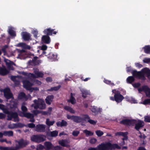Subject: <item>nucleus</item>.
<instances>
[{
	"mask_svg": "<svg viewBox=\"0 0 150 150\" xmlns=\"http://www.w3.org/2000/svg\"><path fill=\"white\" fill-rule=\"evenodd\" d=\"M15 146L14 147L15 150H18L25 147L29 144V142L21 138L19 140H15Z\"/></svg>",
	"mask_w": 150,
	"mask_h": 150,
	"instance_id": "nucleus-1",
	"label": "nucleus"
},
{
	"mask_svg": "<svg viewBox=\"0 0 150 150\" xmlns=\"http://www.w3.org/2000/svg\"><path fill=\"white\" fill-rule=\"evenodd\" d=\"M4 112L8 115L7 120H11L12 118H13L15 122H18L19 121V118L18 116L17 113L16 112H13L9 111L7 109H4Z\"/></svg>",
	"mask_w": 150,
	"mask_h": 150,
	"instance_id": "nucleus-2",
	"label": "nucleus"
},
{
	"mask_svg": "<svg viewBox=\"0 0 150 150\" xmlns=\"http://www.w3.org/2000/svg\"><path fill=\"white\" fill-rule=\"evenodd\" d=\"M34 105L32 106L34 107L35 109L39 108L40 109H44L46 108V105L44 101L41 99H38V100L35 99L33 100Z\"/></svg>",
	"mask_w": 150,
	"mask_h": 150,
	"instance_id": "nucleus-3",
	"label": "nucleus"
},
{
	"mask_svg": "<svg viewBox=\"0 0 150 150\" xmlns=\"http://www.w3.org/2000/svg\"><path fill=\"white\" fill-rule=\"evenodd\" d=\"M45 136L39 134L33 135L30 137L31 140L36 143H40L43 142L46 140Z\"/></svg>",
	"mask_w": 150,
	"mask_h": 150,
	"instance_id": "nucleus-4",
	"label": "nucleus"
},
{
	"mask_svg": "<svg viewBox=\"0 0 150 150\" xmlns=\"http://www.w3.org/2000/svg\"><path fill=\"white\" fill-rule=\"evenodd\" d=\"M115 91V90H112V93H114V97H110V99L112 101H115L117 103H120L122 101L124 98L120 94V92L118 91L117 92L115 93L114 91Z\"/></svg>",
	"mask_w": 150,
	"mask_h": 150,
	"instance_id": "nucleus-5",
	"label": "nucleus"
},
{
	"mask_svg": "<svg viewBox=\"0 0 150 150\" xmlns=\"http://www.w3.org/2000/svg\"><path fill=\"white\" fill-rule=\"evenodd\" d=\"M136 122V120L125 119H123L120 121V123L126 126H134Z\"/></svg>",
	"mask_w": 150,
	"mask_h": 150,
	"instance_id": "nucleus-6",
	"label": "nucleus"
},
{
	"mask_svg": "<svg viewBox=\"0 0 150 150\" xmlns=\"http://www.w3.org/2000/svg\"><path fill=\"white\" fill-rule=\"evenodd\" d=\"M83 117H81V123H83V121L87 122L89 123L90 124L93 125H95L97 121H95L93 120L90 119V117L87 114H83L82 115Z\"/></svg>",
	"mask_w": 150,
	"mask_h": 150,
	"instance_id": "nucleus-7",
	"label": "nucleus"
},
{
	"mask_svg": "<svg viewBox=\"0 0 150 150\" xmlns=\"http://www.w3.org/2000/svg\"><path fill=\"white\" fill-rule=\"evenodd\" d=\"M138 91L140 93L144 91L145 93L146 97L150 98V88L147 86H142L141 88L138 89Z\"/></svg>",
	"mask_w": 150,
	"mask_h": 150,
	"instance_id": "nucleus-8",
	"label": "nucleus"
},
{
	"mask_svg": "<svg viewBox=\"0 0 150 150\" xmlns=\"http://www.w3.org/2000/svg\"><path fill=\"white\" fill-rule=\"evenodd\" d=\"M67 117L68 120H72L74 122L76 123H81V117L77 115H67Z\"/></svg>",
	"mask_w": 150,
	"mask_h": 150,
	"instance_id": "nucleus-9",
	"label": "nucleus"
},
{
	"mask_svg": "<svg viewBox=\"0 0 150 150\" xmlns=\"http://www.w3.org/2000/svg\"><path fill=\"white\" fill-rule=\"evenodd\" d=\"M4 97L7 99H9L11 98H13V94L11 93L10 89L9 88L5 89L3 91Z\"/></svg>",
	"mask_w": 150,
	"mask_h": 150,
	"instance_id": "nucleus-10",
	"label": "nucleus"
},
{
	"mask_svg": "<svg viewBox=\"0 0 150 150\" xmlns=\"http://www.w3.org/2000/svg\"><path fill=\"white\" fill-rule=\"evenodd\" d=\"M131 73L134 77H138L139 78L143 79L145 78L144 74L141 71H137V70H135L132 71Z\"/></svg>",
	"mask_w": 150,
	"mask_h": 150,
	"instance_id": "nucleus-11",
	"label": "nucleus"
},
{
	"mask_svg": "<svg viewBox=\"0 0 150 150\" xmlns=\"http://www.w3.org/2000/svg\"><path fill=\"white\" fill-rule=\"evenodd\" d=\"M96 148L97 150H109L108 142L106 143H101Z\"/></svg>",
	"mask_w": 150,
	"mask_h": 150,
	"instance_id": "nucleus-12",
	"label": "nucleus"
},
{
	"mask_svg": "<svg viewBox=\"0 0 150 150\" xmlns=\"http://www.w3.org/2000/svg\"><path fill=\"white\" fill-rule=\"evenodd\" d=\"M135 124L134 128L137 131H139V129L144 126V122L140 120H138L137 122L136 120V122Z\"/></svg>",
	"mask_w": 150,
	"mask_h": 150,
	"instance_id": "nucleus-13",
	"label": "nucleus"
},
{
	"mask_svg": "<svg viewBox=\"0 0 150 150\" xmlns=\"http://www.w3.org/2000/svg\"><path fill=\"white\" fill-rule=\"evenodd\" d=\"M45 125L43 124L36 125L35 130L38 132H44L45 131Z\"/></svg>",
	"mask_w": 150,
	"mask_h": 150,
	"instance_id": "nucleus-14",
	"label": "nucleus"
},
{
	"mask_svg": "<svg viewBox=\"0 0 150 150\" xmlns=\"http://www.w3.org/2000/svg\"><path fill=\"white\" fill-rule=\"evenodd\" d=\"M54 29H51L50 28L46 29L43 31L44 33L46 35H52V34L56 35L57 32L54 31Z\"/></svg>",
	"mask_w": 150,
	"mask_h": 150,
	"instance_id": "nucleus-15",
	"label": "nucleus"
},
{
	"mask_svg": "<svg viewBox=\"0 0 150 150\" xmlns=\"http://www.w3.org/2000/svg\"><path fill=\"white\" fill-rule=\"evenodd\" d=\"M24 87L27 90L30 91L33 84L27 80H25L23 82Z\"/></svg>",
	"mask_w": 150,
	"mask_h": 150,
	"instance_id": "nucleus-16",
	"label": "nucleus"
},
{
	"mask_svg": "<svg viewBox=\"0 0 150 150\" xmlns=\"http://www.w3.org/2000/svg\"><path fill=\"white\" fill-rule=\"evenodd\" d=\"M22 33V38L24 41H28L31 40V35L29 33L26 32H23Z\"/></svg>",
	"mask_w": 150,
	"mask_h": 150,
	"instance_id": "nucleus-17",
	"label": "nucleus"
},
{
	"mask_svg": "<svg viewBox=\"0 0 150 150\" xmlns=\"http://www.w3.org/2000/svg\"><path fill=\"white\" fill-rule=\"evenodd\" d=\"M44 149L46 150H50L54 148V146L50 142L46 141L44 143Z\"/></svg>",
	"mask_w": 150,
	"mask_h": 150,
	"instance_id": "nucleus-18",
	"label": "nucleus"
},
{
	"mask_svg": "<svg viewBox=\"0 0 150 150\" xmlns=\"http://www.w3.org/2000/svg\"><path fill=\"white\" fill-rule=\"evenodd\" d=\"M4 61L6 63V65L8 69L12 70L14 69V68L12 66V65L14 64V63L13 62L6 58L4 59Z\"/></svg>",
	"mask_w": 150,
	"mask_h": 150,
	"instance_id": "nucleus-19",
	"label": "nucleus"
},
{
	"mask_svg": "<svg viewBox=\"0 0 150 150\" xmlns=\"http://www.w3.org/2000/svg\"><path fill=\"white\" fill-rule=\"evenodd\" d=\"M109 150H112V149H120L121 147L117 144H111L110 143L108 142Z\"/></svg>",
	"mask_w": 150,
	"mask_h": 150,
	"instance_id": "nucleus-20",
	"label": "nucleus"
},
{
	"mask_svg": "<svg viewBox=\"0 0 150 150\" xmlns=\"http://www.w3.org/2000/svg\"><path fill=\"white\" fill-rule=\"evenodd\" d=\"M67 125V122L64 120H62L61 122L58 121L56 122L57 126L58 127H65Z\"/></svg>",
	"mask_w": 150,
	"mask_h": 150,
	"instance_id": "nucleus-21",
	"label": "nucleus"
},
{
	"mask_svg": "<svg viewBox=\"0 0 150 150\" xmlns=\"http://www.w3.org/2000/svg\"><path fill=\"white\" fill-rule=\"evenodd\" d=\"M9 73V71L6 69L5 67H0V75L5 76L7 74Z\"/></svg>",
	"mask_w": 150,
	"mask_h": 150,
	"instance_id": "nucleus-22",
	"label": "nucleus"
},
{
	"mask_svg": "<svg viewBox=\"0 0 150 150\" xmlns=\"http://www.w3.org/2000/svg\"><path fill=\"white\" fill-rule=\"evenodd\" d=\"M91 111L96 115L98 114L99 113H101L102 111V109L100 108H98L97 107L93 106L91 109Z\"/></svg>",
	"mask_w": 150,
	"mask_h": 150,
	"instance_id": "nucleus-23",
	"label": "nucleus"
},
{
	"mask_svg": "<svg viewBox=\"0 0 150 150\" xmlns=\"http://www.w3.org/2000/svg\"><path fill=\"white\" fill-rule=\"evenodd\" d=\"M59 144L61 146L64 147H66L67 148L70 147V145L68 144V141L66 139H62L59 141Z\"/></svg>",
	"mask_w": 150,
	"mask_h": 150,
	"instance_id": "nucleus-24",
	"label": "nucleus"
},
{
	"mask_svg": "<svg viewBox=\"0 0 150 150\" xmlns=\"http://www.w3.org/2000/svg\"><path fill=\"white\" fill-rule=\"evenodd\" d=\"M42 41L43 42L46 44H49L50 42V38L47 35H44L42 36Z\"/></svg>",
	"mask_w": 150,
	"mask_h": 150,
	"instance_id": "nucleus-25",
	"label": "nucleus"
},
{
	"mask_svg": "<svg viewBox=\"0 0 150 150\" xmlns=\"http://www.w3.org/2000/svg\"><path fill=\"white\" fill-rule=\"evenodd\" d=\"M115 134L116 135L122 136L124 137V138H122L123 143L122 144L123 145L124 144H125V142L124 141V140H127V137L125 133L122 132H118L116 133Z\"/></svg>",
	"mask_w": 150,
	"mask_h": 150,
	"instance_id": "nucleus-26",
	"label": "nucleus"
},
{
	"mask_svg": "<svg viewBox=\"0 0 150 150\" xmlns=\"http://www.w3.org/2000/svg\"><path fill=\"white\" fill-rule=\"evenodd\" d=\"M54 98V96L53 95L48 96L45 99L46 102L48 105H50Z\"/></svg>",
	"mask_w": 150,
	"mask_h": 150,
	"instance_id": "nucleus-27",
	"label": "nucleus"
},
{
	"mask_svg": "<svg viewBox=\"0 0 150 150\" xmlns=\"http://www.w3.org/2000/svg\"><path fill=\"white\" fill-rule=\"evenodd\" d=\"M48 58L50 59L53 60L54 61H55L57 60V55L56 54H54L52 52L50 53L48 56Z\"/></svg>",
	"mask_w": 150,
	"mask_h": 150,
	"instance_id": "nucleus-28",
	"label": "nucleus"
},
{
	"mask_svg": "<svg viewBox=\"0 0 150 150\" xmlns=\"http://www.w3.org/2000/svg\"><path fill=\"white\" fill-rule=\"evenodd\" d=\"M67 101L68 103H71L72 104H74L76 103V100L75 98L73 96V93H71L70 94V97L69 99L67 100Z\"/></svg>",
	"mask_w": 150,
	"mask_h": 150,
	"instance_id": "nucleus-29",
	"label": "nucleus"
},
{
	"mask_svg": "<svg viewBox=\"0 0 150 150\" xmlns=\"http://www.w3.org/2000/svg\"><path fill=\"white\" fill-rule=\"evenodd\" d=\"M81 91L82 94V96L83 98H85L88 95H90V92L87 90H82Z\"/></svg>",
	"mask_w": 150,
	"mask_h": 150,
	"instance_id": "nucleus-30",
	"label": "nucleus"
},
{
	"mask_svg": "<svg viewBox=\"0 0 150 150\" xmlns=\"http://www.w3.org/2000/svg\"><path fill=\"white\" fill-rule=\"evenodd\" d=\"M64 109L65 110L68 111L71 113L74 114L75 112L74 110L72 108L69 106H65L64 107Z\"/></svg>",
	"mask_w": 150,
	"mask_h": 150,
	"instance_id": "nucleus-31",
	"label": "nucleus"
},
{
	"mask_svg": "<svg viewBox=\"0 0 150 150\" xmlns=\"http://www.w3.org/2000/svg\"><path fill=\"white\" fill-rule=\"evenodd\" d=\"M135 79L133 76H129L126 79L127 82L129 84H132L135 81Z\"/></svg>",
	"mask_w": 150,
	"mask_h": 150,
	"instance_id": "nucleus-32",
	"label": "nucleus"
},
{
	"mask_svg": "<svg viewBox=\"0 0 150 150\" xmlns=\"http://www.w3.org/2000/svg\"><path fill=\"white\" fill-rule=\"evenodd\" d=\"M142 72L144 73L148 76H150V70L147 68L146 67L142 69Z\"/></svg>",
	"mask_w": 150,
	"mask_h": 150,
	"instance_id": "nucleus-33",
	"label": "nucleus"
},
{
	"mask_svg": "<svg viewBox=\"0 0 150 150\" xmlns=\"http://www.w3.org/2000/svg\"><path fill=\"white\" fill-rule=\"evenodd\" d=\"M144 49V52L145 53L148 54H150V45H146L143 47Z\"/></svg>",
	"mask_w": 150,
	"mask_h": 150,
	"instance_id": "nucleus-34",
	"label": "nucleus"
},
{
	"mask_svg": "<svg viewBox=\"0 0 150 150\" xmlns=\"http://www.w3.org/2000/svg\"><path fill=\"white\" fill-rule=\"evenodd\" d=\"M58 134V132L57 131L55 130L51 132L50 133L47 134L48 136L51 137H56Z\"/></svg>",
	"mask_w": 150,
	"mask_h": 150,
	"instance_id": "nucleus-35",
	"label": "nucleus"
},
{
	"mask_svg": "<svg viewBox=\"0 0 150 150\" xmlns=\"http://www.w3.org/2000/svg\"><path fill=\"white\" fill-rule=\"evenodd\" d=\"M4 134L5 136L10 137L13 136V132L12 131H5L4 132Z\"/></svg>",
	"mask_w": 150,
	"mask_h": 150,
	"instance_id": "nucleus-36",
	"label": "nucleus"
},
{
	"mask_svg": "<svg viewBox=\"0 0 150 150\" xmlns=\"http://www.w3.org/2000/svg\"><path fill=\"white\" fill-rule=\"evenodd\" d=\"M26 95L25 93L23 92H21L18 95V99L21 100L23 98H25Z\"/></svg>",
	"mask_w": 150,
	"mask_h": 150,
	"instance_id": "nucleus-37",
	"label": "nucleus"
},
{
	"mask_svg": "<svg viewBox=\"0 0 150 150\" xmlns=\"http://www.w3.org/2000/svg\"><path fill=\"white\" fill-rule=\"evenodd\" d=\"M34 73L35 75L37 76V78L39 77H43L44 76V74L40 72H39L38 71H35Z\"/></svg>",
	"mask_w": 150,
	"mask_h": 150,
	"instance_id": "nucleus-38",
	"label": "nucleus"
},
{
	"mask_svg": "<svg viewBox=\"0 0 150 150\" xmlns=\"http://www.w3.org/2000/svg\"><path fill=\"white\" fill-rule=\"evenodd\" d=\"M0 150H15L14 147H4L0 146Z\"/></svg>",
	"mask_w": 150,
	"mask_h": 150,
	"instance_id": "nucleus-39",
	"label": "nucleus"
},
{
	"mask_svg": "<svg viewBox=\"0 0 150 150\" xmlns=\"http://www.w3.org/2000/svg\"><path fill=\"white\" fill-rule=\"evenodd\" d=\"M61 87V85H59L57 86L51 87L50 88L48 89L47 91H57Z\"/></svg>",
	"mask_w": 150,
	"mask_h": 150,
	"instance_id": "nucleus-40",
	"label": "nucleus"
},
{
	"mask_svg": "<svg viewBox=\"0 0 150 150\" xmlns=\"http://www.w3.org/2000/svg\"><path fill=\"white\" fill-rule=\"evenodd\" d=\"M38 57L37 56H35L33 57L32 59V63L35 65L38 64L41 62H38V61L37 60Z\"/></svg>",
	"mask_w": 150,
	"mask_h": 150,
	"instance_id": "nucleus-41",
	"label": "nucleus"
},
{
	"mask_svg": "<svg viewBox=\"0 0 150 150\" xmlns=\"http://www.w3.org/2000/svg\"><path fill=\"white\" fill-rule=\"evenodd\" d=\"M54 122V121H50V119L47 118L46 120V124L48 126H50L53 125Z\"/></svg>",
	"mask_w": 150,
	"mask_h": 150,
	"instance_id": "nucleus-42",
	"label": "nucleus"
},
{
	"mask_svg": "<svg viewBox=\"0 0 150 150\" xmlns=\"http://www.w3.org/2000/svg\"><path fill=\"white\" fill-rule=\"evenodd\" d=\"M83 132L86 134V136L87 137L92 136L93 134V132L87 129L84 130L83 131Z\"/></svg>",
	"mask_w": 150,
	"mask_h": 150,
	"instance_id": "nucleus-43",
	"label": "nucleus"
},
{
	"mask_svg": "<svg viewBox=\"0 0 150 150\" xmlns=\"http://www.w3.org/2000/svg\"><path fill=\"white\" fill-rule=\"evenodd\" d=\"M8 33L12 37H15L16 36L15 32L11 28L9 29Z\"/></svg>",
	"mask_w": 150,
	"mask_h": 150,
	"instance_id": "nucleus-44",
	"label": "nucleus"
},
{
	"mask_svg": "<svg viewBox=\"0 0 150 150\" xmlns=\"http://www.w3.org/2000/svg\"><path fill=\"white\" fill-rule=\"evenodd\" d=\"M24 117L29 118L33 117V115L29 112H24Z\"/></svg>",
	"mask_w": 150,
	"mask_h": 150,
	"instance_id": "nucleus-45",
	"label": "nucleus"
},
{
	"mask_svg": "<svg viewBox=\"0 0 150 150\" xmlns=\"http://www.w3.org/2000/svg\"><path fill=\"white\" fill-rule=\"evenodd\" d=\"M18 102L17 101H13L11 103V105L13 108H16L18 107Z\"/></svg>",
	"mask_w": 150,
	"mask_h": 150,
	"instance_id": "nucleus-46",
	"label": "nucleus"
},
{
	"mask_svg": "<svg viewBox=\"0 0 150 150\" xmlns=\"http://www.w3.org/2000/svg\"><path fill=\"white\" fill-rule=\"evenodd\" d=\"M104 82L105 83L109 85L110 86H114L115 85L114 83L108 80H105V79L104 81Z\"/></svg>",
	"mask_w": 150,
	"mask_h": 150,
	"instance_id": "nucleus-47",
	"label": "nucleus"
},
{
	"mask_svg": "<svg viewBox=\"0 0 150 150\" xmlns=\"http://www.w3.org/2000/svg\"><path fill=\"white\" fill-rule=\"evenodd\" d=\"M96 135L98 137H100L103 134V132L100 130H98L96 131Z\"/></svg>",
	"mask_w": 150,
	"mask_h": 150,
	"instance_id": "nucleus-48",
	"label": "nucleus"
},
{
	"mask_svg": "<svg viewBox=\"0 0 150 150\" xmlns=\"http://www.w3.org/2000/svg\"><path fill=\"white\" fill-rule=\"evenodd\" d=\"M44 149V146L41 144L38 145L36 148V150H42Z\"/></svg>",
	"mask_w": 150,
	"mask_h": 150,
	"instance_id": "nucleus-49",
	"label": "nucleus"
},
{
	"mask_svg": "<svg viewBox=\"0 0 150 150\" xmlns=\"http://www.w3.org/2000/svg\"><path fill=\"white\" fill-rule=\"evenodd\" d=\"M16 123H13L12 124L10 125H8V128L10 129H13L16 128Z\"/></svg>",
	"mask_w": 150,
	"mask_h": 150,
	"instance_id": "nucleus-50",
	"label": "nucleus"
},
{
	"mask_svg": "<svg viewBox=\"0 0 150 150\" xmlns=\"http://www.w3.org/2000/svg\"><path fill=\"white\" fill-rule=\"evenodd\" d=\"M144 121L145 122H150V116H145L144 117Z\"/></svg>",
	"mask_w": 150,
	"mask_h": 150,
	"instance_id": "nucleus-51",
	"label": "nucleus"
},
{
	"mask_svg": "<svg viewBox=\"0 0 150 150\" xmlns=\"http://www.w3.org/2000/svg\"><path fill=\"white\" fill-rule=\"evenodd\" d=\"M33 83L34 84H37L38 86L42 84L41 82L37 79L34 80Z\"/></svg>",
	"mask_w": 150,
	"mask_h": 150,
	"instance_id": "nucleus-52",
	"label": "nucleus"
},
{
	"mask_svg": "<svg viewBox=\"0 0 150 150\" xmlns=\"http://www.w3.org/2000/svg\"><path fill=\"white\" fill-rule=\"evenodd\" d=\"M132 86L135 88H138L140 86L141 84L139 83H136L132 84Z\"/></svg>",
	"mask_w": 150,
	"mask_h": 150,
	"instance_id": "nucleus-53",
	"label": "nucleus"
},
{
	"mask_svg": "<svg viewBox=\"0 0 150 150\" xmlns=\"http://www.w3.org/2000/svg\"><path fill=\"white\" fill-rule=\"evenodd\" d=\"M143 104L146 105L147 104H150V99H148L145 100L143 102Z\"/></svg>",
	"mask_w": 150,
	"mask_h": 150,
	"instance_id": "nucleus-54",
	"label": "nucleus"
},
{
	"mask_svg": "<svg viewBox=\"0 0 150 150\" xmlns=\"http://www.w3.org/2000/svg\"><path fill=\"white\" fill-rule=\"evenodd\" d=\"M21 109L22 111V112H25L27 111V107L24 105H22L21 107Z\"/></svg>",
	"mask_w": 150,
	"mask_h": 150,
	"instance_id": "nucleus-55",
	"label": "nucleus"
},
{
	"mask_svg": "<svg viewBox=\"0 0 150 150\" xmlns=\"http://www.w3.org/2000/svg\"><path fill=\"white\" fill-rule=\"evenodd\" d=\"M28 127L30 128H35V124L33 123H30L28 124Z\"/></svg>",
	"mask_w": 150,
	"mask_h": 150,
	"instance_id": "nucleus-56",
	"label": "nucleus"
},
{
	"mask_svg": "<svg viewBox=\"0 0 150 150\" xmlns=\"http://www.w3.org/2000/svg\"><path fill=\"white\" fill-rule=\"evenodd\" d=\"M19 54H18V56H22L23 54L25 53V51L23 50H20L18 51Z\"/></svg>",
	"mask_w": 150,
	"mask_h": 150,
	"instance_id": "nucleus-57",
	"label": "nucleus"
},
{
	"mask_svg": "<svg viewBox=\"0 0 150 150\" xmlns=\"http://www.w3.org/2000/svg\"><path fill=\"white\" fill-rule=\"evenodd\" d=\"M97 139L96 138H93L91 139L90 140V143L92 144H93L96 143L97 142Z\"/></svg>",
	"mask_w": 150,
	"mask_h": 150,
	"instance_id": "nucleus-58",
	"label": "nucleus"
},
{
	"mask_svg": "<svg viewBox=\"0 0 150 150\" xmlns=\"http://www.w3.org/2000/svg\"><path fill=\"white\" fill-rule=\"evenodd\" d=\"M8 47V46L7 45H5L3 47L2 49L1 50L3 52L5 53L6 52V49Z\"/></svg>",
	"mask_w": 150,
	"mask_h": 150,
	"instance_id": "nucleus-59",
	"label": "nucleus"
},
{
	"mask_svg": "<svg viewBox=\"0 0 150 150\" xmlns=\"http://www.w3.org/2000/svg\"><path fill=\"white\" fill-rule=\"evenodd\" d=\"M16 128H19V127L21 128V127H23L24 126V125L23 124H22L21 123H16Z\"/></svg>",
	"mask_w": 150,
	"mask_h": 150,
	"instance_id": "nucleus-60",
	"label": "nucleus"
},
{
	"mask_svg": "<svg viewBox=\"0 0 150 150\" xmlns=\"http://www.w3.org/2000/svg\"><path fill=\"white\" fill-rule=\"evenodd\" d=\"M79 134V132L78 131H73L72 132V135L74 136H77Z\"/></svg>",
	"mask_w": 150,
	"mask_h": 150,
	"instance_id": "nucleus-61",
	"label": "nucleus"
},
{
	"mask_svg": "<svg viewBox=\"0 0 150 150\" xmlns=\"http://www.w3.org/2000/svg\"><path fill=\"white\" fill-rule=\"evenodd\" d=\"M54 150H63L62 147L59 146H54Z\"/></svg>",
	"mask_w": 150,
	"mask_h": 150,
	"instance_id": "nucleus-62",
	"label": "nucleus"
},
{
	"mask_svg": "<svg viewBox=\"0 0 150 150\" xmlns=\"http://www.w3.org/2000/svg\"><path fill=\"white\" fill-rule=\"evenodd\" d=\"M33 33L35 38H37L38 37V31L37 30H34L33 32Z\"/></svg>",
	"mask_w": 150,
	"mask_h": 150,
	"instance_id": "nucleus-63",
	"label": "nucleus"
},
{
	"mask_svg": "<svg viewBox=\"0 0 150 150\" xmlns=\"http://www.w3.org/2000/svg\"><path fill=\"white\" fill-rule=\"evenodd\" d=\"M143 62L144 63H148L150 62V59L145 58L143 60Z\"/></svg>",
	"mask_w": 150,
	"mask_h": 150,
	"instance_id": "nucleus-64",
	"label": "nucleus"
}]
</instances>
